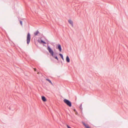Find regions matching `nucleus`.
Listing matches in <instances>:
<instances>
[{"mask_svg":"<svg viewBox=\"0 0 128 128\" xmlns=\"http://www.w3.org/2000/svg\"><path fill=\"white\" fill-rule=\"evenodd\" d=\"M56 49L58 50L60 52H61L62 48L61 45L60 44H57L56 45Z\"/></svg>","mask_w":128,"mask_h":128,"instance_id":"obj_4","label":"nucleus"},{"mask_svg":"<svg viewBox=\"0 0 128 128\" xmlns=\"http://www.w3.org/2000/svg\"><path fill=\"white\" fill-rule=\"evenodd\" d=\"M59 56H60L61 58H62V60H64V58H63V56L62 54H59Z\"/></svg>","mask_w":128,"mask_h":128,"instance_id":"obj_12","label":"nucleus"},{"mask_svg":"<svg viewBox=\"0 0 128 128\" xmlns=\"http://www.w3.org/2000/svg\"><path fill=\"white\" fill-rule=\"evenodd\" d=\"M31 39V36L29 32L28 33L27 36V44H28L29 43Z\"/></svg>","mask_w":128,"mask_h":128,"instance_id":"obj_3","label":"nucleus"},{"mask_svg":"<svg viewBox=\"0 0 128 128\" xmlns=\"http://www.w3.org/2000/svg\"><path fill=\"white\" fill-rule=\"evenodd\" d=\"M64 102L69 107L72 106V103L69 100L66 99H64Z\"/></svg>","mask_w":128,"mask_h":128,"instance_id":"obj_2","label":"nucleus"},{"mask_svg":"<svg viewBox=\"0 0 128 128\" xmlns=\"http://www.w3.org/2000/svg\"><path fill=\"white\" fill-rule=\"evenodd\" d=\"M40 33L39 31L37 30L36 32L34 33V35L35 36H37L38 34Z\"/></svg>","mask_w":128,"mask_h":128,"instance_id":"obj_11","label":"nucleus"},{"mask_svg":"<svg viewBox=\"0 0 128 128\" xmlns=\"http://www.w3.org/2000/svg\"><path fill=\"white\" fill-rule=\"evenodd\" d=\"M80 108L81 110H82V104H81L80 105Z\"/></svg>","mask_w":128,"mask_h":128,"instance_id":"obj_14","label":"nucleus"},{"mask_svg":"<svg viewBox=\"0 0 128 128\" xmlns=\"http://www.w3.org/2000/svg\"><path fill=\"white\" fill-rule=\"evenodd\" d=\"M82 123L86 128H91L88 125L86 124L84 122H82Z\"/></svg>","mask_w":128,"mask_h":128,"instance_id":"obj_5","label":"nucleus"},{"mask_svg":"<svg viewBox=\"0 0 128 128\" xmlns=\"http://www.w3.org/2000/svg\"><path fill=\"white\" fill-rule=\"evenodd\" d=\"M42 99L44 102H46V98L44 96H42Z\"/></svg>","mask_w":128,"mask_h":128,"instance_id":"obj_6","label":"nucleus"},{"mask_svg":"<svg viewBox=\"0 0 128 128\" xmlns=\"http://www.w3.org/2000/svg\"><path fill=\"white\" fill-rule=\"evenodd\" d=\"M38 42L41 43V44H46V43L44 41H43V40H41L40 41L39 40H38Z\"/></svg>","mask_w":128,"mask_h":128,"instance_id":"obj_8","label":"nucleus"},{"mask_svg":"<svg viewBox=\"0 0 128 128\" xmlns=\"http://www.w3.org/2000/svg\"><path fill=\"white\" fill-rule=\"evenodd\" d=\"M66 126H67L68 128H72L70 127L68 125V124L66 125Z\"/></svg>","mask_w":128,"mask_h":128,"instance_id":"obj_15","label":"nucleus"},{"mask_svg":"<svg viewBox=\"0 0 128 128\" xmlns=\"http://www.w3.org/2000/svg\"><path fill=\"white\" fill-rule=\"evenodd\" d=\"M68 23L70 24L72 27H73V22L71 20H68Z\"/></svg>","mask_w":128,"mask_h":128,"instance_id":"obj_7","label":"nucleus"},{"mask_svg":"<svg viewBox=\"0 0 128 128\" xmlns=\"http://www.w3.org/2000/svg\"><path fill=\"white\" fill-rule=\"evenodd\" d=\"M66 61L67 62H70V59L68 56H67L66 58Z\"/></svg>","mask_w":128,"mask_h":128,"instance_id":"obj_9","label":"nucleus"},{"mask_svg":"<svg viewBox=\"0 0 128 128\" xmlns=\"http://www.w3.org/2000/svg\"><path fill=\"white\" fill-rule=\"evenodd\" d=\"M47 49L50 54V55L52 56L53 58H54L55 59H56L58 61V59L57 56L56 55L57 53H55L54 54L53 50L49 46H48Z\"/></svg>","mask_w":128,"mask_h":128,"instance_id":"obj_1","label":"nucleus"},{"mask_svg":"<svg viewBox=\"0 0 128 128\" xmlns=\"http://www.w3.org/2000/svg\"><path fill=\"white\" fill-rule=\"evenodd\" d=\"M20 24H21V25L22 26V21H21V20H20Z\"/></svg>","mask_w":128,"mask_h":128,"instance_id":"obj_13","label":"nucleus"},{"mask_svg":"<svg viewBox=\"0 0 128 128\" xmlns=\"http://www.w3.org/2000/svg\"><path fill=\"white\" fill-rule=\"evenodd\" d=\"M34 71H36V68H34Z\"/></svg>","mask_w":128,"mask_h":128,"instance_id":"obj_18","label":"nucleus"},{"mask_svg":"<svg viewBox=\"0 0 128 128\" xmlns=\"http://www.w3.org/2000/svg\"><path fill=\"white\" fill-rule=\"evenodd\" d=\"M72 109L74 112H75L76 111V110L74 108L73 109Z\"/></svg>","mask_w":128,"mask_h":128,"instance_id":"obj_16","label":"nucleus"},{"mask_svg":"<svg viewBox=\"0 0 128 128\" xmlns=\"http://www.w3.org/2000/svg\"><path fill=\"white\" fill-rule=\"evenodd\" d=\"M75 114L76 115H78V113L76 111V112H75Z\"/></svg>","mask_w":128,"mask_h":128,"instance_id":"obj_17","label":"nucleus"},{"mask_svg":"<svg viewBox=\"0 0 128 128\" xmlns=\"http://www.w3.org/2000/svg\"><path fill=\"white\" fill-rule=\"evenodd\" d=\"M46 80L48 81L49 83H50L52 85H53L52 83V82L49 79L46 78Z\"/></svg>","mask_w":128,"mask_h":128,"instance_id":"obj_10","label":"nucleus"}]
</instances>
